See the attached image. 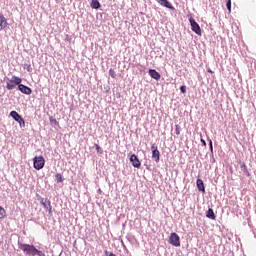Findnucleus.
<instances>
[{
	"label": "nucleus",
	"instance_id": "obj_14",
	"mask_svg": "<svg viewBox=\"0 0 256 256\" xmlns=\"http://www.w3.org/2000/svg\"><path fill=\"white\" fill-rule=\"evenodd\" d=\"M196 185L198 187V191H202V193H205V184L203 183L202 179H197Z\"/></svg>",
	"mask_w": 256,
	"mask_h": 256
},
{
	"label": "nucleus",
	"instance_id": "obj_1",
	"mask_svg": "<svg viewBox=\"0 0 256 256\" xmlns=\"http://www.w3.org/2000/svg\"><path fill=\"white\" fill-rule=\"evenodd\" d=\"M19 249L25 253V255H32L35 256V253H37V248L33 245L29 244H19Z\"/></svg>",
	"mask_w": 256,
	"mask_h": 256
},
{
	"label": "nucleus",
	"instance_id": "obj_13",
	"mask_svg": "<svg viewBox=\"0 0 256 256\" xmlns=\"http://www.w3.org/2000/svg\"><path fill=\"white\" fill-rule=\"evenodd\" d=\"M240 169L241 171H243L244 175H247V177L251 176V173H249V170L247 169V165L245 164V162H240Z\"/></svg>",
	"mask_w": 256,
	"mask_h": 256
},
{
	"label": "nucleus",
	"instance_id": "obj_33",
	"mask_svg": "<svg viewBox=\"0 0 256 256\" xmlns=\"http://www.w3.org/2000/svg\"><path fill=\"white\" fill-rule=\"evenodd\" d=\"M208 73H213V71L211 69H208Z\"/></svg>",
	"mask_w": 256,
	"mask_h": 256
},
{
	"label": "nucleus",
	"instance_id": "obj_8",
	"mask_svg": "<svg viewBox=\"0 0 256 256\" xmlns=\"http://www.w3.org/2000/svg\"><path fill=\"white\" fill-rule=\"evenodd\" d=\"M41 205H42V207H44V209H46V211H48V213H50V214L52 213L53 207H51V201H49L47 199H42Z\"/></svg>",
	"mask_w": 256,
	"mask_h": 256
},
{
	"label": "nucleus",
	"instance_id": "obj_6",
	"mask_svg": "<svg viewBox=\"0 0 256 256\" xmlns=\"http://www.w3.org/2000/svg\"><path fill=\"white\" fill-rule=\"evenodd\" d=\"M10 117L14 119V121H17V123H22L23 127H25V119L17 111H11Z\"/></svg>",
	"mask_w": 256,
	"mask_h": 256
},
{
	"label": "nucleus",
	"instance_id": "obj_32",
	"mask_svg": "<svg viewBox=\"0 0 256 256\" xmlns=\"http://www.w3.org/2000/svg\"><path fill=\"white\" fill-rule=\"evenodd\" d=\"M20 127H23V122H18Z\"/></svg>",
	"mask_w": 256,
	"mask_h": 256
},
{
	"label": "nucleus",
	"instance_id": "obj_22",
	"mask_svg": "<svg viewBox=\"0 0 256 256\" xmlns=\"http://www.w3.org/2000/svg\"><path fill=\"white\" fill-rule=\"evenodd\" d=\"M175 133L176 135H181V127L178 124L175 125Z\"/></svg>",
	"mask_w": 256,
	"mask_h": 256
},
{
	"label": "nucleus",
	"instance_id": "obj_26",
	"mask_svg": "<svg viewBox=\"0 0 256 256\" xmlns=\"http://www.w3.org/2000/svg\"><path fill=\"white\" fill-rule=\"evenodd\" d=\"M95 147H96V151L97 153H103V150L101 149V147L98 145V144H95Z\"/></svg>",
	"mask_w": 256,
	"mask_h": 256
},
{
	"label": "nucleus",
	"instance_id": "obj_19",
	"mask_svg": "<svg viewBox=\"0 0 256 256\" xmlns=\"http://www.w3.org/2000/svg\"><path fill=\"white\" fill-rule=\"evenodd\" d=\"M7 217V211H5V208L0 206V219H5Z\"/></svg>",
	"mask_w": 256,
	"mask_h": 256
},
{
	"label": "nucleus",
	"instance_id": "obj_29",
	"mask_svg": "<svg viewBox=\"0 0 256 256\" xmlns=\"http://www.w3.org/2000/svg\"><path fill=\"white\" fill-rule=\"evenodd\" d=\"M209 147H210L211 153H213V141H211V140L209 142Z\"/></svg>",
	"mask_w": 256,
	"mask_h": 256
},
{
	"label": "nucleus",
	"instance_id": "obj_18",
	"mask_svg": "<svg viewBox=\"0 0 256 256\" xmlns=\"http://www.w3.org/2000/svg\"><path fill=\"white\" fill-rule=\"evenodd\" d=\"M15 83L14 82H7L6 83V89L8 90V91H13V89L15 88Z\"/></svg>",
	"mask_w": 256,
	"mask_h": 256
},
{
	"label": "nucleus",
	"instance_id": "obj_16",
	"mask_svg": "<svg viewBox=\"0 0 256 256\" xmlns=\"http://www.w3.org/2000/svg\"><path fill=\"white\" fill-rule=\"evenodd\" d=\"M22 81L23 80L21 78H19L17 76H13L12 79L10 80V83H14V85H18V87H19V85H22L21 84Z\"/></svg>",
	"mask_w": 256,
	"mask_h": 256
},
{
	"label": "nucleus",
	"instance_id": "obj_20",
	"mask_svg": "<svg viewBox=\"0 0 256 256\" xmlns=\"http://www.w3.org/2000/svg\"><path fill=\"white\" fill-rule=\"evenodd\" d=\"M109 75H110V77H112V79H115L117 77V73L115 72V70L113 68H110Z\"/></svg>",
	"mask_w": 256,
	"mask_h": 256
},
{
	"label": "nucleus",
	"instance_id": "obj_30",
	"mask_svg": "<svg viewBox=\"0 0 256 256\" xmlns=\"http://www.w3.org/2000/svg\"><path fill=\"white\" fill-rule=\"evenodd\" d=\"M35 255L43 256V252H41V251H39L38 249H36Z\"/></svg>",
	"mask_w": 256,
	"mask_h": 256
},
{
	"label": "nucleus",
	"instance_id": "obj_23",
	"mask_svg": "<svg viewBox=\"0 0 256 256\" xmlns=\"http://www.w3.org/2000/svg\"><path fill=\"white\" fill-rule=\"evenodd\" d=\"M56 179L58 183H63V175L61 174H56Z\"/></svg>",
	"mask_w": 256,
	"mask_h": 256
},
{
	"label": "nucleus",
	"instance_id": "obj_24",
	"mask_svg": "<svg viewBox=\"0 0 256 256\" xmlns=\"http://www.w3.org/2000/svg\"><path fill=\"white\" fill-rule=\"evenodd\" d=\"M226 7H227L229 13H231V0H228V1H227Z\"/></svg>",
	"mask_w": 256,
	"mask_h": 256
},
{
	"label": "nucleus",
	"instance_id": "obj_15",
	"mask_svg": "<svg viewBox=\"0 0 256 256\" xmlns=\"http://www.w3.org/2000/svg\"><path fill=\"white\" fill-rule=\"evenodd\" d=\"M206 217L208 219H212V221H215L216 216H215V212H213L212 208H209L208 211L206 212Z\"/></svg>",
	"mask_w": 256,
	"mask_h": 256
},
{
	"label": "nucleus",
	"instance_id": "obj_12",
	"mask_svg": "<svg viewBox=\"0 0 256 256\" xmlns=\"http://www.w3.org/2000/svg\"><path fill=\"white\" fill-rule=\"evenodd\" d=\"M160 5H162V7H166V9H171L172 11H175V7H173L172 4L169 3L168 0H158Z\"/></svg>",
	"mask_w": 256,
	"mask_h": 256
},
{
	"label": "nucleus",
	"instance_id": "obj_31",
	"mask_svg": "<svg viewBox=\"0 0 256 256\" xmlns=\"http://www.w3.org/2000/svg\"><path fill=\"white\" fill-rule=\"evenodd\" d=\"M201 142L203 143V145H207V143L205 142V140L201 139Z\"/></svg>",
	"mask_w": 256,
	"mask_h": 256
},
{
	"label": "nucleus",
	"instance_id": "obj_7",
	"mask_svg": "<svg viewBox=\"0 0 256 256\" xmlns=\"http://www.w3.org/2000/svg\"><path fill=\"white\" fill-rule=\"evenodd\" d=\"M130 163H132V166L135 167L136 169H141V161H139L137 155L132 154L130 156Z\"/></svg>",
	"mask_w": 256,
	"mask_h": 256
},
{
	"label": "nucleus",
	"instance_id": "obj_25",
	"mask_svg": "<svg viewBox=\"0 0 256 256\" xmlns=\"http://www.w3.org/2000/svg\"><path fill=\"white\" fill-rule=\"evenodd\" d=\"M181 93H187V87L185 85L180 86Z\"/></svg>",
	"mask_w": 256,
	"mask_h": 256
},
{
	"label": "nucleus",
	"instance_id": "obj_21",
	"mask_svg": "<svg viewBox=\"0 0 256 256\" xmlns=\"http://www.w3.org/2000/svg\"><path fill=\"white\" fill-rule=\"evenodd\" d=\"M49 121H50L51 125H59V122L53 116L49 117Z\"/></svg>",
	"mask_w": 256,
	"mask_h": 256
},
{
	"label": "nucleus",
	"instance_id": "obj_9",
	"mask_svg": "<svg viewBox=\"0 0 256 256\" xmlns=\"http://www.w3.org/2000/svg\"><path fill=\"white\" fill-rule=\"evenodd\" d=\"M7 25H9V23L7 22V18H5V16L0 13V31L7 29Z\"/></svg>",
	"mask_w": 256,
	"mask_h": 256
},
{
	"label": "nucleus",
	"instance_id": "obj_27",
	"mask_svg": "<svg viewBox=\"0 0 256 256\" xmlns=\"http://www.w3.org/2000/svg\"><path fill=\"white\" fill-rule=\"evenodd\" d=\"M26 70L28 71V73H31V71H33L31 64H26Z\"/></svg>",
	"mask_w": 256,
	"mask_h": 256
},
{
	"label": "nucleus",
	"instance_id": "obj_2",
	"mask_svg": "<svg viewBox=\"0 0 256 256\" xmlns=\"http://www.w3.org/2000/svg\"><path fill=\"white\" fill-rule=\"evenodd\" d=\"M33 167L37 171H41L45 167V158L43 156H35L33 158Z\"/></svg>",
	"mask_w": 256,
	"mask_h": 256
},
{
	"label": "nucleus",
	"instance_id": "obj_28",
	"mask_svg": "<svg viewBox=\"0 0 256 256\" xmlns=\"http://www.w3.org/2000/svg\"><path fill=\"white\" fill-rule=\"evenodd\" d=\"M105 255H106V256H117V255H115L113 252H109V251H106V252H105Z\"/></svg>",
	"mask_w": 256,
	"mask_h": 256
},
{
	"label": "nucleus",
	"instance_id": "obj_17",
	"mask_svg": "<svg viewBox=\"0 0 256 256\" xmlns=\"http://www.w3.org/2000/svg\"><path fill=\"white\" fill-rule=\"evenodd\" d=\"M90 7H92V9H99L101 7V3H99V0H92Z\"/></svg>",
	"mask_w": 256,
	"mask_h": 256
},
{
	"label": "nucleus",
	"instance_id": "obj_4",
	"mask_svg": "<svg viewBox=\"0 0 256 256\" xmlns=\"http://www.w3.org/2000/svg\"><path fill=\"white\" fill-rule=\"evenodd\" d=\"M190 25H191V29L194 33H196V35H201V27L199 26V24L195 21V19H193V17H191L189 19Z\"/></svg>",
	"mask_w": 256,
	"mask_h": 256
},
{
	"label": "nucleus",
	"instance_id": "obj_5",
	"mask_svg": "<svg viewBox=\"0 0 256 256\" xmlns=\"http://www.w3.org/2000/svg\"><path fill=\"white\" fill-rule=\"evenodd\" d=\"M151 151H152V159H154V161L156 163H159L160 157H161V153L159 152V149L157 148V146L155 144H153L151 146Z\"/></svg>",
	"mask_w": 256,
	"mask_h": 256
},
{
	"label": "nucleus",
	"instance_id": "obj_10",
	"mask_svg": "<svg viewBox=\"0 0 256 256\" xmlns=\"http://www.w3.org/2000/svg\"><path fill=\"white\" fill-rule=\"evenodd\" d=\"M19 91H21V93H23L24 95H31V93H33V90H31V88H29V86H25V85H19L18 86Z\"/></svg>",
	"mask_w": 256,
	"mask_h": 256
},
{
	"label": "nucleus",
	"instance_id": "obj_11",
	"mask_svg": "<svg viewBox=\"0 0 256 256\" xmlns=\"http://www.w3.org/2000/svg\"><path fill=\"white\" fill-rule=\"evenodd\" d=\"M148 73L150 77H152V79H155L156 81H159V79H161V74H159V72H157V70L155 69H150Z\"/></svg>",
	"mask_w": 256,
	"mask_h": 256
},
{
	"label": "nucleus",
	"instance_id": "obj_3",
	"mask_svg": "<svg viewBox=\"0 0 256 256\" xmlns=\"http://www.w3.org/2000/svg\"><path fill=\"white\" fill-rule=\"evenodd\" d=\"M169 242L173 247H181V238H179V235L175 232L171 233Z\"/></svg>",
	"mask_w": 256,
	"mask_h": 256
}]
</instances>
